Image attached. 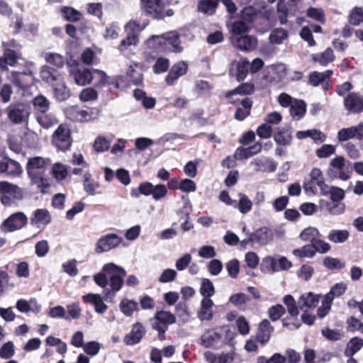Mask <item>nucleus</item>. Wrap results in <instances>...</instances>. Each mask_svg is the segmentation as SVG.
Wrapping results in <instances>:
<instances>
[{
	"instance_id": "nucleus-1",
	"label": "nucleus",
	"mask_w": 363,
	"mask_h": 363,
	"mask_svg": "<svg viewBox=\"0 0 363 363\" xmlns=\"http://www.w3.org/2000/svg\"><path fill=\"white\" fill-rule=\"evenodd\" d=\"M40 76L43 81L52 86L55 98L57 101H64L70 97V90L65 85L62 74L57 69L45 65L41 68Z\"/></svg>"
},
{
	"instance_id": "nucleus-2",
	"label": "nucleus",
	"mask_w": 363,
	"mask_h": 363,
	"mask_svg": "<svg viewBox=\"0 0 363 363\" xmlns=\"http://www.w3.org/2000/svg\"><path fill=\"white\" fill-rule=\"evenodd\" d=\"M50 165V160L41 157L29 158L26 164V171L32 184H35L44 194L50 187L48 180L45 177V171Z\"/></svg>"
},
{
	"instance_id": "nucleus-3",
	"label": "nucleus",
	"mask_w": 363,
	"mask_h": 363,
	"mask_svg": "<svg viewBox=\"0 0 363 363\" xmlns=\"http://www.w3.org/2000/svg\"><path fill=\"white\" fill-rule=\"evenodd\" d=\"M171 2L172 0H140V6L146 16L160 21L174 15L172 9H167Z\"/></svg>"
},
{
	"instance_id": "nucleus-4",
	"label": "nucleus",
	"mask_w": 363,
	"mask_h": 363,
	"mask_svg": "<svg viewBox=\"0 0 363 363\" xmlns=\"http://www.w3.org/2000/svg\"><path fill=\"white\" fill-rule=\"evenodd\" d=\"M238 17L246 21L253 28L264 30L269 21V12L262 11L253 6L244 7L238 13Z\"/></svg>"
},
{
	"instance_id": "nucleus-5",
	"label": "nucleus",
	"mask_w": 363,
	"mask_h": 363,
	"mask_svg": "<svg viewBox=\"0 0 363 363\" xmlns=\"http://www.w3.org/2000/svg\"><path fill=\"white\" fill-rule=\"evenodd\" d=\"M102 270L106 272L109 277L111 290L105 293L106 297L114 296L123 286L124 278L126 276L125 270L114 263H108L103 266Z\"/></svg>"
},
{
	"instance_id": "nucleus-6",
	"label": "nucleus",
	"mask_w": 363,
	"mask_h": 363,
	"mask_svg": "<svg viewBox=\"0 0 363 363\" xmlns=\"http://www.w3.org/2000/svg\"><path fill=\"white\" fill-rule=\"evenodd\" d=\"M8 119L14 124L27 123L30 115V106L25 103H12L6 108Z\"/></svg>"
},
{
	"instance_id": "nucleus-7",
	"label": "nucleus",
	"mask_w": 363,
	"mask_h": 363,
	"mask_svg": "<svg viewBox=\"0 0 363 363\" xmlns=\"http://www.w3.org/2000/svg\"><path fill=\"white\" fill-rule=\"evenodd\" d=\"M71 130L66 124H60L52 135V143L59 150L66 152L72 144Z\"/></svg>"
},
{
	"instance_id": "nucleus-8",
	"label": "nucleus",
	"mask_w": 363,
	"mask_h": 363,
	"mask_svg": "<svg viewBox=\"0 0 363 363\" xmlns=\"http://www.w3.org/2000/svg\"><path fill=\"white\" fill-rule=\"evenodd\" d=\"M27 223V216L23 212H16L4 220L0 228L4 233L13 232L25 227Z\"/></svg>"
},
{
	"instance_id": "nucleus-9",
	"label": "nucleus",
	"mask_w": 363,
	"mask_h": 363,
	"mask_svg": "<svg viewBox=\"0 0 363 363\" xmlns=\"http://www.w3.org/2000/svg\"><path fill=\"white\" fill-rule=\"evenodd\" d=\"M20 61H26L23 52L5 49L2 56H0V71L8 72L9 67H17L20 65Z\"/></svg>"
},
{
	"instance_id": "nucleus-10",
	"label": "nucleus",
	"mask_w": 363,
	"mask_h": 363,
	"mask_svg": "<svg viewBox=\"0 0 363 363\" xmlns=\"http://www.w3.org/2000/svg\"><path fill=\"white\" fill-rule=\"evenodd\" d=\"M333 70L328 69L323 72L313 71L308 75V84L313 86H318L321 84L322 88L327 91L332 87L331 77Z\"/></svg>"
},
{
	"instance_id": "nucleus-11",
	"label": "nucleus",
	"mask_w": 363,
	"mask_h": 363,
	"mask_svg": "<svg viewBox=\"0 0 363 363\" xmlns=\"http://www.w3.org/2000/svg\"><path fill=\"white\" fill-rule=\"evenodd\" d=\"M232 105L236 106L240 104L241 107L236 108L234 113V118L238 121H242L246 119L251 114V111L253 106V101L252 99L245 97L242 100L232 99L230 100Z\"/></svg>"
},
{
	"instance_id": "nucleus-12",
	"label": "nucleus",
	"mask_w": 363,
	"mask_h": 363,
	"mask_svg": "<svg viewBox=\"0 0 363 363\" xmlns=\"http://www.w3.org/2000/svg\"><path fill=\"white\" fill-rule=\"evenodd\" d=\"M122 242V238L114 233H109L101 237L97 242L95 252L102 253L118 247Z\"/></svg>"
},
{
	"instance_id": "nucleus-13",
	"label": "nucleus",
	"mask_w": 363,
	"mask_h": 363,
	"mask_svg": "<svg viewBox=\"0 0 363 363\" xmlns=\"http://www.w3.org/2000/svg\"><path fill=\"white\" fill-rule=\"evenodd\" d=\"M344 106L346 110L351 113L363 112V96L356 92H350L344 99Z\"/></svg>"
},
{
	"instance_id": "nucleus-14",
	"label": "nucleus",
	"mask_w": 363,
	"mask_h": 363,
	"mask_svg": "<svg viewBox=\"0 0 363 363\" xmlns=\"http://www.w3.org/2000/svg\"><path fill=\"white\" fill-rule=\"evenodd\" d=\"M354 138L359 140H362L363 123H360L356 126L342 128L337 133V139L340 142H345Z\"/></svg>"
},
{
	"instance_id": "nucleus-15",
	"label": "nucleus",
	"mask_w": 363,
	"mask_h": 363,
	"mask_svg": "<svg viewBox=\"0 0 363 363\" xmlns=\"http://www.w3.org/2000/svg\"><path fill=\"white\" fill-rule=\"evenodd\" d=\"M222 335L214 329L206 330L201 337V344L206 348H218L222 343Z\"/></svg>"
},
{
	"instance_id": "nucleus-16",
	"label": "nucleus",
	"mask_w": 363,
	"mask_h": 363,
	"mask_svg": "<svg viewBox=\"0 0 363 363\" xmlns=\"http://www.w3.org/2000/svg\"><path fill=\"white\" fill-rule=\"evenodd\" d=\"M310 177L311 179L305 182L303 184L304 190L306 193L316 194L318 191L317 186L319 184H323V174L319 168H313L311 172Z\"/></svg>"
},
{
	"instance_id": "nucleus-17",
	"label": "nucleus",
	"mask_w": 363,
	"mask_h": 363,
	"mask_svg": "<svg viewBox=\"0 0 363 363\" xmlns=\"http://www.w3.org/2000/svg\"><path fill=\"white\" fill-rule=\"evenodd\" d=\"M145 333L143 324L137 322L133 324L131 331L124 337L123 342L126 345H136L140 342Z\"/></svg>"
},
{
	"instance_id": "nucleus-18",
	"label": "nucleus",
	"mask_w": 363,
	"mask_h": 363,
	"mask_svg": "<svg viewBox=\"0 0 363 363\" xmlns=\"http://www.w3.org/2000/svg\"><path fill=\"white\" fill-rule=\"evenodd\" d=\"M233 44L240 50L250 52L257 48V40L252 35H240L235 38Z\"/></svg>"
},
{
	"instance_id": "nucleus-19",
	"label": "nucleus",
	"mask_w": 363,
	"mask_h": 363,
	"mask_svg": "<svg viewBox=\"0 0 363 363\" xmlns=\"http://www.w3.org/2000/svg\"><path fill=\"white\" fill-rule=\"evenodd\" d=\"M12 80L13 84L20 89H26L33 84V74L28 72H12Z\"/></svg>"
},
{
	"instance_id": "nucleus-20",
	"label": "nucleus",
	"mask_w": 363,
	"mask_h": 363,
	"mask_svg": "<svg viewBox=\"0 0 363 363\" xmlns=\"http://www.w3.org/2000/svg\"><path fill=\"white\" fill-rule=\"evenodd\" d=\"M164 36L165 38L166 47L168 48V52L179 53L183 51V47L181 45L180 35L177 31L164 33Z\"/></svg>"
},
{
	"instance_id": "nucleus-21",
	"label": "nucleus",
	"mask_w": 363,
	"mask_h": 363,
	"mask_svg": "<svg viewBox=\"0 0 363 363\" xmlns=\"http://www.w3.org/2000/svg\"><path fill=\"white\" fill-rule=\"evenodd\" d=\"M187 72V65L184 62H179L174 64L170 69L165 78L166 83L172 86L182 76Z\"/></svg>"
},
{
	"instance_id": "nucleus-22",
	"label": "nucleus",
	"mask_w": 363,
	"mask_h": 363,
	"mask_svg": "<svg viewBox=\"0 0 363 363\" xmlns=\"http://www.w3.org/2000/svg\"><path fill=\"white\" fill-rule=\"evenodd\" d=\"M0 171L1 173H6L9 175L18 176L21 174L22 169L18 162L5 157L0 162Z\"/></svg>"
},
{
	"instance_id": "nucleus-23",
	"label": "nucleus",
	"mask_w": 363,
	"mask_h": 363,
	"mask_svg": "<svg viewBox=\"0 0 363 363\" xmlns=\"http://www.w3.org/2000/svg\"><path fill=\"white\" fill-rule=\"evenodd\" d=\"M250 234L255 245H265L272 239V233L267 227H261Z\"/></svg>"
},
{
	"instance_id": "nucleus-24",
	"label": "nucleus",
	"mask_w": 363,
	"mask_h": 363,
	"mask_svg": "<svg viewBox=\"0 0 363 363\" xmlns=\"http://www.w3.org/2000/svg\"><path fill=\"white\" fill-rule=\"evenodd\" d=\"M147 46L157 53H167L164 34L161 35H152L146 42Z\"/></svg>"
},
{
	"instance_id": "nucleus-25",
	"label": "nucleus",
	"mask_w": 363,
	"mask_h": 363,
	"mask_svg": "<svg viewBox=\"0 0 363 363\" xmlns=\"http://www.w3.org/2000/svg\"><path fill=\"white\" fill-rule=\"evenodd\" d=\"M273 138L278 145L289 146L293 139L292 132L288 128H278L274 133Z\"/></svg>"
},
{
	"instance_id": "nucleus-26",
	"label": "nucleus",
	"mask_w": 363,
	"mask_h": 363,
	"mask_svg": "<svg viewBox=\"0 0 363 363\" xmlns=\"http://www.w3.org/2000/svg\"><path fill=\"white\" fill-rule=\"evenodd\" d=\"M274 330V328L271 325L270 322L267 319L261 321L257 333V341L262 345H265L269 342L271 333Z\"/></svg>"
},
{
	"instance_id": "nucleus-27",
	"label": "nucleus",
	"mask_w": 363,
	"mask_h": 363,
	"mask_svg": "<svg viewBox=\"0 0 363 363\" xmlns=\"http://www.w3.org/2000/svg\"><path fill=\"white\" fill-rule=\"evenodd\" d=\"M232 65H235L236 80L239 82L244 81L250 72L248 60L246 57H242L238 62L234 61Z\"/></svg>"
},
{
	"instance_id": "nucleus-28",
	"label": "nucleus",
	"mask_w": 363,
	"mask_h": 363,
	"mask_svg": "<svg viewBox=\"0 0 363 363\" xmlns=\"http://www.w3.org/2000/svg\"><path fill=\"white\" fill-rule=\"evenodd\" d=\"M83 301L85 303H91L94 306L95 311L98 313L103 314L108 308L102 300L101 296L97 294H88L83 296Z\"/></svg>"
},
{
	"instance_id": "nucleus-29",
	"label": "nucleus",
	"mask_w": 363,
	"mask_h": 363,
	"mask_svg": "<svg viewBox=\"0 0 363 363\" xmlns=\"http://www.w3.org/2000/svg\"><path fill=\"white\" fill-rule=\"evenodd\" d=\"M319 303V296L312 292L302 294L298 300V305L301 310L314 308Z\"/></svg>"
},
{
	"instance_id": "nucleus-30",
	"label": "nucleus",
	"mask_w": 363,
	"mask_h": 363,
	"mask_svg": "<svg viewBox=\"0 0 363 363\" xmlns=\"http://www.w3.org/2000/svg\"><path fill=\"white\" fill-rule=\"evenodd\" d=\"M74 79L78 85L85 86L90 84L94 76V69L92 71L87 68H79L74 73Z\"/></svg>"
},
{
	"instance_id": "nucleus-31",
	"label": "nucleus",
	"mask_w": 363,
	"mask_h": 363,
	"mask_svg": "<svg viewBox=\"0 0 363 363\" xmlns=\"http://www.w3.org/2000/svg\"><path fill=\"white\" fill-rule=\"evenodd\" d=\"M220 0H199L197 4V11L207 16L216 13Z\"/></svg>"
},
{
	"instance_id": "nucleus-32",
	"label": "nucleus",
	"mask_w": 363,
	"mask_h": 363,
	"mask_svg": "<svg viewBox=\"0 0 363 363\" xmlns=\"http://www.w3.org/2000/svg\"><path fill=\"white\" fill-rule=\"evenodd\" d=\"M255 91V86L253 83L251 82H243L238 85L236 88L228 91L225 94V97L230 99L234 95H251Z\"/></svg>"
},
{
	"instance_id": "nucleus-33",
	"label": "nucleus",
	"mask_w": 363,
	"mask_h": 363,
	"mask_svg": "<svg viewBox=\"0 0 363 363\" xmlns=\"http://www.w3.org/2000/svg\"><path fill=\"white\" fill-rule=\"evenodd\" d=\"M51 221V216L47 209L38 208L33 212L30 218V224L39 226V225H48Z\"/></svg>"
},
{
	"instance_id": "nucleus-34",
	"label": "nucleus",
	"mask_w": 363,
	"mask_h": 363,
	"mask_svg": "<svg viewBox=\"0 0 363 363\" xmlns=\"http://www.w3.org/2000/svg\"><path fill=\"white\" fill-rule=\"evenodd\" d=\"M330 166L339 171L338 178L346 181L350 177L351 172L345 168V158L337 156L330 161Z\"/></svg>"
},
{
	"instance_id": "nucleus-35",
	"label": "nucleus",
	"mask_w": 363,
	"mask_h": 363,
	"mask_svg": "<svg viewBox=\"0 0 363 363\" xmlns=\"http://www.w3.org/2000/svg\"><path fill=\"white\" fill-rule=\"evenodd\" d=\"M311 58L314 62H317L322 66H326L330 62H333L335 57L333 49L328 48L323 52L313 54Z\"/></svg>"
},
{
	"instance_id": "nucleus-36",
	"label": "nucleus",
	"mask_w": 363,
	"mask_h": 363,
	"mask_svg": "<svg viewBox=\"0 0 363 363\" xmlns=\"http://www.w3.org/2000/svg\"><path fill=\"white\" fill-rule=\"evenodd\" d=\"M213 305L211 298H203L201 303V308L198 312V317L201 320H210L213 318V312L211 310Z\"/></svg>"
},
{
	"instance_id": "nucleus-37",
	"label": "nucleus",
	"mask_w": 363,
	"mask_h": 363,
	"mask_svg": "<svg viewBox=\"0 0 363 363\" xmlns=\"http://www.w3.org/2000/svg\"><path fill=\"white\" fill-rule=\"evenodd\" d=\"M67 117L76 122H84L89 116L86 110L80 109L77 106H72L66 109Z\"/></svg>"
},
{
	"instance_id": "nucleus-38",
	"label": "nucleus",
	"mask_w": 363,
	"mask_h": 363,
	"mask_svg": "<svg viewBox=\"0 0 363 363\" xmlns=\"http://www.w3.org/2000/svg\"><path fill=\"white\" fill-rule=\"evenodd\" d=\"M155 322L154 323H158L160 325H172L176 323V317L170 311H158L154 315Z\"/></svg>"
},
{
	"instance_id": "nucleus-39",
	"label": "nucleus",
	"mask_w": 363,
	"mask_h": 363,
	"mask_svg": "<svg viewBox=\"0 0 363 363\" xmlns=\"http://www.w3.org/2000/svg\"><path fill=\"white\" fill-rule=\"evenodd\" d=\"M290 114L291 116L299 120L303 118L306 112V104L303 100L295 99L294 103L290 106Z\"/></svg>"
},
{
	"instance_id": "nucleus-40",
	"label": "nucleus",
	"mask_w": 363,
	"mask_h": 363,
	"mask_svg": "<svg viewBox=\"0 0 363 363\" xmlns=\"http://www.w3.org/2000/svg\"><path fill=\"white\" fill-rule=\"evenodd\" d=\"M38 123L44 128L48 129L57 123V118L48 112L35 113Z\"/></svg>"
},
{
	"instance_id": "nucleus-41",
	"label": "nucleus",
	"mask_w": 363,
	"mask_h": 363,
	"mask_svg": "<svg viewBox=\"0 0 363 363\" xmlns=\"http://www.w3.org/2000/svg\"><path fill=\"white\" fill-rule=\"evenodd\" d=\"M119 307L121 311L128 317L132 316L134 311H138L139 310L138 302L128 298L122 299L120 302Z\"/></svg>"
},
{
	"instance_id": "nucleus-42",
	"label": "nucleus",
	"mask_w": 363,
	"mask_h": 363,
	"mask_svg": "<svg viewBox=\"0 0 363 363\" xmlns=\"http://www.w3.org/2000/svg\"><path fill=\"white\" fill-rule=\"evenodd\" d=\"M238 196L239 201L237 202V201H235V205H233V207L238 208L239 211L242 214L249 213L252 208V203L251 200L247 197L246 194L242 193H239Z\"/></svg>"
},
{
	"instance_id": "nucleus-43",
	"label": "nucleus",
	"mask_w": 363,
	"mask_h": 363,
	"mask_svg": "<svg viewBox=\"0 0 363 363\" xmlns=\"http://www.w3.org/2000/svg\"><path fill=\"white\" fill-rule=\"evenodd\" d=\"M363 347V339L359 337H354L350 339L345 350V355L347 357H352Z\"/></svg>"
},
{
	"instance_id": "nucleus-44",
	"label": "nucleus",
	"mask_w": 363,
	"mask_h": 363,
	"mask_svg": "<svg viewBox=\"0 0 363 363\" xmlns=\"http://www.w3.org/2000/svg\"><path fill=\"white\" fill-rule=\"evenodd\" d=\"M153 184L149 182H144L139 184L138 187L133 188L130 191L132 197L138 198L140 195L152 196Z\"/></svg>"
},
{
	"instance_id": "nucleus-45",
	"label": "nucleus",
	"mask_w": 363,
	"mask_h": 363,
	"mask_svg": "<svg viewBox=\"0 0 363 363\" xmlns=\"http://www.w3.org/2000/svg\"><path fill=\"white\" fill-rule=\"evenodd\" d=\"M60 13L66 21L70 22H77L82 18L81 12L71 6L61 7Z\"/></svg>"
},
{
	"instance_id": "nucleus-46",
	"label": "nucleus",
	"mask_w": 363,
	"mask_h": 363,
	"mask_svg": "<svg viewBox=\"0 0 363 363\" xmlns=\"http://www.w3.org/2000/svg\"><path fill=\"white\" fill-rule=\"evenodd\" d=\"M289 37L288 31L283 28L274 29L269 35V39L271 43L281 44Z\"/></svg>"
},
{
	"instance_id": "nucleus-47",
	"label": "nucleus",
	"mask_w": 363,
	"mask_h": 363,
	"mask_svg": "<svg viewBox=\"0 0 363 363\" xmlns=\"http://www.w3.org/2000/svg\"><path fill=\"white\" fill-rule=\"evenodd\" d=\"M33 104L35 109V113L48 112L50 108L49 101L42 95L35 97L33 100Z\"/></svg>"
},
{
	"instance_id": "nucleus-48",
	"label": "nucleus",
	"mask_w": 363,
	"mask_h": 363,
	"mask_svg": "<svg viewBox=\"0 0 363 363\" xmlns=\"http://www.w3.org/2000/svg\"><path fill=\"white\" fill-rule=\"evenodd\" d=\"M300 238L306 242H311V244L320 237L318 230L314 227H308L305 228L299 235Z\"/></svg>"
},
{
	"instance_id": "nucleus-49",
	"label": "nucleus",
	"mask_w": 363,
	"mask_h": 363,
	"mask_svg": "<svg viewBox=\"0 0 363 363\" xmlns=\"http://www.w3.org/2000/svg\"><path fill=\"white\" fill-rule=\"evenodd\" d=\"M83 186L84 191L89 195H95L96 189L99 187V183L91 180V174L86 172L84 174Z\"/></svg>"
},
{
	"instance_id": "nucleus-50",
	"label": "nucleus",
	"mask_w": 363,
	"mask_h": 363,
	"mask_svg": "<svg viewBox=\"0 0 363 363\" xmlns=\"http://www.w3.org/2000/svg\"><path fill=\"white\" fill-rule=\"evenodd\" d=\"M252 28H253L246 21L240 18L232 23L230 31L233 35H241L249 32Z\"/></svg>"
},
{
	"instance_id": "nucleus-51",
	"label": "nucleus",
	"mask_w": 363,
	"mask_h": 363,
	"mask_svg": "<svg viewBox=\"0 0 363 363\" xmlns=\"http://www.w3.org/2000/svg\"><path fill=\"white\" fill-rule=\"evenodd\" d=\"M277 260L272 257H266L263 258L260 269L263 273H273L278 272Z\"/></svg>"
},
{
	"instance_id": "nucleus-52",
	"label": "nucleus",
	"mask_w": 363,
	"mask_h": 363,
	"mask_svg": "<svg viewBox=\"0 0 363 363\" xmlns=\"http://www.w3.org/2000/svg\"><path fill=\"white\" fill-rule=\"evenodd\" d=\"M94 76L93 80L94 81V85L96 89H102L109 83V77L106 75L105 72L99 69H94Z\"/></svg>"
},
{
	"instance_id": "nucleus-53",
	"label": "nucleus",
	"mask_w": 363,
	"mask_h": 363,
	"mask_svg": "<svg viewBox=\"0 0 363 363\" xmlns=\"http://www.w3.org/2000/svg\"><path fill=\"white\" fill-rule=\"evenodd\" d=\"M349 235L350 233L347 230H332L329 233L328 238L335 243L344 242L348 239Z\"/></svg>"
},
{
	"instance_id": "nucleus-54",
	"label": "nucleus",
	"mask_w": 363,
	"mask_h": 363,
	"mask_svg": "<svg viewBox=\"0 0 363 363\" xmlns=\"http://www.w3.org/2000/svg\"><path fill=\"white\" fill-rule=\"evenodd\" d=\"M138 35L133 31H131L128 33L126 37L121 41L118 45V50L121 52H123L128 49L130 45H136L138 43Z\"/></svg>"
},
{
	"instance_id": "nucleus-55",
	"label": "nucleus",
	"mask_w": 363,
	"mask_h": 363,
	"mask_svg": "<svg viewBox=\"0 0 363 363\" xmlns=\"http://www.w3.org/2000/svg\"><path fill=\"white\" fill-rule=\"evenodd\" d=\"M126 77L128 78L129 83L133 85L139 86L143 84V74L140 71L135 69L133 66L128 67Z\"/></svg>"
},
{
	"instance_id": "nucleus-56",
	"label": "nucleus",
	"mask_w": 363,
	"mask_h": 363,
	"mask_svg": "<svg viewBox=\"0 0 363 363\" xmlns=\"http://www.w3.org/2000/svg\"><path fill=\"white\" fill-rule=\"evenodd\" d=\"M316 253V250L313 244L306 245L301 248L295 249L293 250V255L300 258L303 257H313Z\"/></svg>"
},
{
	"instance_id": "nucleus-57",
	"label": "nucleus",
	"mask_w": 363,
	"mask_h": 363,
	"mask_svg": "<svg viewBox=\"0 0 363 363\" xmlns=\"http://www.w3.org/2000/svg\"><path fill=\"white\" fill-rule=\"evenodd\" d=\"M306 16L320 23H325V12L321 8L309 7L306 11Z\"/></svg>"
},
{
	"instance_id": "nucleus-58",
	"label": "nucleus",
	"mask_w": 363,
	"mask_h": 363,
	"mask_svg": "<svg viewBox=\"0 0 363 363\" xmlns=\"http://www.w3.org/2000/svg\"><path fill=\"white\" fill-rule=\"evenodd\" d=\"M200 293L203 298H210L215 293V289L212 281L208 279H203Z\"/></svg>"
},
{
	"instance_id": "nucleus-59",
	"label": "nucleus",
	"mask_w": 363,
	"mask_h": 363,
	"mask_svg": "<svg viewBox=\"0 0 363 363\" xmlns=\"http://www.w3.org/2000/svg\"><path fill=\"white\" fill-rule=\"evenodd\" d=\"M285 313L286 309L281 304L272 306L268 310L269 317L272 321L278 320Z\"/></svg>"
},
{
	"instance_id": "nucleus-60",
	"label": "nucleus",
	"mask_w": 363,
	"mask_h": 363,
	"mask_svg": "<svg viewBox=\"0 0 363 363\" xmlns=\"http://www.w3.org/2000/svg\"><path fill=\"white\" fill-rule=\"evenodd\" d=\"M349 22L353 26H359L363 22V8L355 7L349 16Z\"/></svg>"
},
{
	"instance_id": "nucleus-61",
	"label": "nucleus",
	"mask_w": 363,
	"mask_h": 363,
	"mask_svg": "<svg viewBox=\"0 0 363 363\" xmlns=\"http://www.w3.org/2000/svg\"><path fill=\"white\" fill-rule=\"evenodd\" d=\"M169 67V61L167 58L159 57L152 67L155 74H160L167 71Z\"/></svg>"
},
{
	"instance_id": "nucleus-62",
	"label": "nucleus",
	"mask_w": 363,
	"mask_h": 363,
	"mask_svg": "<svg viewBox=\"0 0 363 363\" xmlns=\"http://www.w3.org/2000/svg\"><path fill=\"white\" fill-rule=\"evenodd\" d=\"M286 357L280 353H274L270 358L264 356L257 358V363H286Z\"/></svg>"
},
{
	"instance_id": "nucleus-63",
	"label": "nucleus",
	"mask_w": 363,
	"mask_h": 363,
	"mask_svg": "<svg viewBox=\"0 0 363 363\" xmlns=\"http://www.w3.org/2000/svg\"><path fill=\"white\" fill-rule=\"evenodd\" d=\"M324 266L328 269H340L345 267V263H342L338 259L326 257L323 259Z\"/></svg>"
},
{
	"instance_id": "nucleus-64",
	"label": "nucleus",
	"mask_w": 363,
	"mask_h": 363,
	"mask_svg": "<svg viewBox=\"0 0 363 363\" xmlns=\"http://www.w3.org/2000/svg\"><path fill=\"white\" fill-rule=\"evenodd\" d=\"M347 330L348 332H355L363 328V323H361L359 320L354 316H350L346 320Z\"/></svg>"
}]
</instances>
